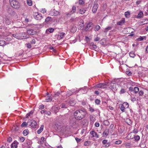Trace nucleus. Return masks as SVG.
<instances>
[{
    "label": "nucleus",
    "mask_w": 148,
    "mask_h": 148,
    "mask_svg": "<svg viewBox=\"0 0 148 148\" xmlns=\"http://www.w3.org/2000/svg\"><path fill=\"white\" fill-rule=\"evenodd\" d=\"M129 55L130 56L132 57L133 58L135 56L134 54L133 53H132V52L130 53Z\"/></svg>",
    "instance_id": "55"
},
{
    "label": "nucleus",
    "mask_w": 148,
    "mask_h": 148,
    "mask_svg": "<svg viewBox=\"0 0 148 148\" xmlns=\"http://www.w3.org/2000/svg\"><path fill=\"white\" fill-rule=\"evenodd\" d=\"M143 12L142 11H140L138 14L137 16V18H142L143 17Z\"/></svg>",
    "instance_id": "14"
},
{
    "label": "nucleus",
    "mask_w": 148,
    "mask_h": 148,
    "mask_svg": "<svg viewBox=\"0 0 148 148\" xmlns=\"http://www.w3.org/2000/svg\"><path fill=\"white\" fill-rule=\"evenodd\" d=\"M19 128V126L16 125H14L12 127V129L14 130L18 131Z\"/></svg>",
    "instance_id": "15"
},
{
    "label": "nucleus",
    "mask_w": 148,
    "mask_h": 148,
    "mask_svg": "<svg viewBox=\"0 0 148 148\" xmlns=\"http://www.w3.org/2000/svg\"><path fill=\"white\" fill-rule=\"evenodd\" d=\"M75 139L76 140L77 143H78L79 142L81 141L82 139L81 138H78L76 137L75 138Z\"/></svg>",
    "instance_id": "53"
},
{
    "label": "nucleus",
    "mask_w": 148,
    "mask_h": 148,
    "mask_svg": "<svg viewBox=\"0 0 148 148\" xmlns=\"http://www.w3.org/2000/svg\"><path fill=\"white\" fill-rule=\"evenodd\" d=\"M107 84L105 83H99L96 85V87L105 88V86H107Z\"/></svg>",
    "instance_id": "9"
},
{
    "label": "nucleus",
    "mask_w": 148,
    "mask_h": 148,
    "mask_svg": "<svg viewBox=\"0 0 148 148\" xmlns=\"http://www.w3.org/2000/svg\"><path fill=\"white\" fill-rule=\"evenodd\" d=\"M90 134L92 135V137H94L95 134V132L94 131H91L90 132Z\"/></svg>",
    "instance_id": "44"
},
{
    "label": "nucleus",
    "mask_w": 148,
    "mask_h": 148,
    "mask_svg": "<svg viewBox=\"0 0 148 148\" xmlns=\"http://www.w3.org/2000/svg\"><path fill=\"white\" fill-rule=\"evenodd\" d=\"M35 18L37 20H40L42 18V16L40 13L35 12L34 14Z\"/></svg>",
    "instance_id": "4"
},
{
    "label": "nucleus",
    "mask_w": 148,
    "mask_h": 148,
    "mask_svg": "<svg viewBox=\"0 0 148 148\" xmlns=\"http://www.w3.org/2000/svg\"><path fill=\"white\" fill-rule=\"evenodd\" d=\"M125 92V90L124 89H121L120 91V94H122L124 93Z\"/></svg>",
    "instance_id": "47"
},
{
    "label": "nucleus",
    "mask_w": 148,
    "mask_h": 148,
    "mask_svg": "<svg viewBox=\"0 0 148 148\" xmlns=\"http://www.w3.org/2000/svg\"><path fill=\"white\" fill-rule=\"evenodd\" d=\"M140 146L141 148H144L146 147V145L144 143H141L140 144Z\"/></svg>",
    "instance_id": "27"
},
{
    "label": "nucleus",
    "mask_w": 148,
    "mask_h": 148,
    "mask_svg": "<svg viewBox=\"0 0 148 148\" xmlns=\"http://www.w3.org/2000/svg\"><path fill=\"white\" fill-rule=\"evenodd\" d=\"M89 110L91 112H93L95 110L94 109L92 108L91 107L89 108Z\"/></svg>",
    "instance_id": "62"
},
{
    "label": "nucleus",
    "mask_w": 148,
    "mask_h": 148,
    "mask_svg": "<svg viewBox=\"0 0 148 148\" xmlns=\"http://www.w3.org/2000/svg\"><path fill=\"white\" fill-rule=\"evenodd\" d=\"M103 124L105 125L106 126H108L109 124V122L108 120H106L103 121Z\"/></svg>",
    "instance_id": "28"
},
{
    "label": "nucleus",
    "mask_w": 148,
    "mask_h": 148,
    "mask_svg": "<svg viewBox=\"0 0 148 148\" xmlns=\"http://www.w3.org/2000/svg\"><path fill=\"white\" fill-rule=\"evenodd\" d=\"M51 19H52V18L51 17H48L46 18L45 20V22L46 23H47Z\"/></svg>",
    "instance_id": "35"
},
{
    "label": "nucleus",
    "mask_w": 148,
    "mask_h": 148,
    "mask_svg": "<svg viewBox=\"0 0 148 148\" xmlns=\"http://www.w3.org/2000/svg\"><path fill=\"white\" fill-rule=\"evenodd\" d=\"M112 28V27H108L107 28H106L104 31V32H106L109 30H111Z\"/></svg>",
    "instance_id": "30"
},
{
    "label": "nucleus",
    "mask_w": 148,
    "mask_h": 148,
    "mask_svg": "<svg viewBox=\"0 0 148 148\" xmlns=\"http://www.w3.org/2000/svg\"><path fill=\"white\" fill-rule=\"evenodd\" d=\"M119 85H118V84H117L116 83H115V84H114L112 86V88H116V86H118Z\"/></svg>",
    "instance_id": "40"
},
{
    "label": "nucleus",
    "mask_w": 148,
    "mask_h": 148,
    "mask_svg": "<svg viewBox=\"0 0 148 148\" xmlns=\"http://www.w3.org/2000/svg\"><path fill=\"white\" fill-rule=\"evenodd\" d=\"M73 14V13L71 12V11H70V12L66 13V15H67V16H70L71 15V14Z\"/></svg>",
    "instance_id": "58"
},
{
    "label": "nucleus",
    "mask_w": 148,
    "mask_h": 148,
    "mask_svg": "<svg viewBox=\"0 0 148 148\" xmlns=\"http://www.w3.org/2000/svg\"><path fill=\"white\" fill-rule=\"evenodd\" d=\"M133 91L135 93H137L139 91V88L137 87H135Z\"/></svg>",
    "instance_id": "24"
},
{
    "label": "nucleus",
    "mask_w": 148,
    "mask_h": 148,
    "mask_svg": "<svg viewBox=\"0 0 148 148\" xmlns=\"http://www.w3.org/2000/svg\"><path fill=\"white\" fill-rule=\"evenodd\" d=\"M44 108V105H40L39 107V109H41V110H42V109H43V108Z\"/></svg>",
    "instance_id": "51"
},
{
    "label": "nucleus",
    "mask_w": 148,
    "mask_h": 148,
    "mask_svg": "<svg viewBox=\"0 0 148 148\" xmlns=\"http://www.w3.org/2000/svg\"><path fill=\"white\" fill-rule=\"evenodd\" d=\"M121 141L120 140H117L115 142V143L116 144H120L121 143Z\"/></svg>",
    "instance_id": "48"
},
{
    "label": "nucleus",
    "mask_w": 148,
    "mask_h": 148,
    "mask_svg": "<svg viewBox=\"0 0 148 148\" xmlns=\"http://www.w3.org/2000/svg\"><path fill=\"white\" fill-rule=\"evenodd\" d=\"M76 10V7L75 6H73L72 8V10L71 11V12L74 13L75 12Z\"/></svg>",
    "instance_id": "31"
},
{
    "label": "nucleus",
    "mask_w": 148,
    "mask_h": 148,
    "mask_svg": "<svg viewBox=\"0 0 148 148\" xmlns=\"http://www.w3.org/2000/svg\"><path fill=\"white\" fill-rule=\"evenodd\" d=\"M91 143V142L89 141H86L84 143V145L86 146H89Z\"/></svg>",
    "instance_id": "29"
},
{
    "label": "nucleus",
    "mask_w": 148,
    "mask_h": 148,
    "mask_svg": "<svg viewBox=\"0 0 148 148\" xmlns=\"http://www.w3.org/2000/svg\"><path fill=\"white\" fill-rule=\"evenodd\" d=\"M10 3L11 6L14 8L18 9L20 7V3L16 0H10Z\"/></svg>",
    "instance_id": "2"
},
{
    "label": "nucleus",
    "mask_w": 148,
    "mask_h": 148,
    "mask_svg": "<svg viewBox=\"0 0 148 148\" xmlns=\"http://www.w3.org/2000/svg\"><path fill=\"white\" fill-rule=\"evenodd\" d=\"M52 99V98L50 96L49 97L48 99H46V100L47 101H51Z\"/></svg>",
    "instance_id": "42"
},
{
    "label": "nucleus",
    "mask_w": 148,
    "mask_h": 148,
    "mask_svg": "<svg viewBox=\"0 0 148 148\" xmlns=\"http://www.w3.org/2000/svg\"><path fill=\"white\" fill-rule=\"evenodd\" d=\"M100 28V26L98 25H97L95 26V31H97Z\"/></svg>",
    "instance_id": "37"
},
{
    "label": "nucleus",
    "mask_w": 148,
    "mask_h": 148,
    "mask_svg": "<svg viewBox=\"0 0 148 148\" xmlns=\"http://www.w3.org/2000/svg\"><path fill=\"white\" fill-rule=\"evenodd\" d=\"M79 4L82 5L84 3V2L82 0H79Z\"/></svg>",
    "instance_id": "56"
},
{
    "label": "nucleus",
    "mask_w": 148,
    "mask_h": 148,
    "mask_svg": "<svg viewBox=\"0 0 148 148\" xmlns=\"http://www.w3.org/2000/svg\"><path fill=\"white\" fill-rule=\"evenodd\" d=\"M137 41H140L143 40V37L140 36V37L136 39Z\"/></svg>",
    "instance_id": "39"
},
{
    "label": "nucleus",
    "mask_w": 148,
    "mask_h": 148,
    "mask_svg": "<svg viewBox=\"0 0 148 148\" xmlns=\"http://www.w3.org/2000/svg\"><path fill=\"white\" fill-rule=\"evenodd\" d=\"M130 12L129 11L126 12L125 13V15L126 17L127 18L130 17Z\"/></svg>",
    "instance_id": "21"
},
{
    "label": "nucleus",
    "mask_w": 148,
    "mask_h": 148,
    "mask_svg": "<svg viewBox=\"0 0 148 148\" xmlns=\"http://www.w3.org/2000/svg\"><path fill=\"white\" fill-rule=\"evenodd\" d=\"M68 105H69L67 104V101H65L64 103L61 104L60 106L62 108H67L68 107Z\"/></svg>",
    "instance_id": "10"
},
{
    "label": "nucleus",
    "mask_w": 148,
    "mask_h": 148,
    "mask_svg": "<svg viewBox=\"0 0 148 148\" xmlns=\"http://www.w3.org/2000/svg\"><path fill=\"white\" fill-rule=\"evenodd\" d=\"M134 138L136 141H138L140 140V137L138 135H134Z\"/></svg>",
    "instance_id": "18"
},
{
    "label": "nucleus",
    "mask_w": 148,
    "mask_h": 148,
    "mask_svg": "<svg viewBox=\"0 0 148 148\" xmlns=\"http://www.w3.org/2000/svg\"><path fill=\"white\" fill-rule=\"evenodd\" d=\"M98 5L97 3L94 2V5L92 7V11L94 13L96 12L98 8Z\"/></svg>",
    "instance_id": "6"
},
{
    "label": "nucleus",
    "mask_w": 148,
    "mask_h": 148,
    "mask_svg": "<svg viewBox=\"0 0 148 148\" xmlns=\"http://www.w3.org/2000/svg\"><path fill=\"white\" fill-rule=\"evenodd\" d=\"M86 114V110L82 108L75 111L73 115L75 119L81 120L84 118Z\"/></svg>",
    "instance_id": "1"
},
{
    "label": "nucleus",
    "mask_w": 148,
    "mask_h": 148,
    "mask_svg": "<svg viewBox=\"0 0 148 148\" xmlns=\"http://www.w3.org/2000/svg\"><path fill=\"white\" fill-rule=\"evenodd\" d=\"M27 32L28 34L32 35H34L36 33V31L32 29H27Z\"/></svg>",
    "instance_id": "5"
},
{
    "label": "nucleus",
    "mask_w": 148,
    "mask_h": 148,
    "mask_svg": "<svg viewBox=\"0 0 148 148\" xmlns=\"http://www.w3.org/2000/svg\"><path fill=\"white\" fill-rule=\"evenodd\" d=\"M89 38L87 36L85 37V40L87 42H88L89 40Z\"/></svg>",
    "instance_id": "63"
},
{
    "label": "nucleus",
    "mask_w": 148,
    "mask_h": 148,
    "mask_svg": "<svg viewBox=\"0 0 148 148\" xmlns=\"http://www.w3.org/2000/svg\"><path fill=\"white\" fill-rule=\"evenodd\" d=\"M53 109H54V112L56 113L57 112H58L59 111V110L60 109V108L59 106H57L53 107Z\"/></svg>",
    "instance_id": "13"
},
{
    "label": "nucleus",
    "mask_w": 148,
    "mask_h": 148,
    "mask_svg": "<svg viewBox=\"0 0 148 148\" xmlns=\"http://www.w3.org/2000/svg\"><path fill=\"white\" fill-rule=\"evenodd\" d=\"M127 138L128 139H132L134 138V136H132L131 135V134H129L127 136Z\"/></svg>",
    "instance_id": "32"
},
{
    "label": "nucleus",
    "mask_w": 148,
    "mask_h": 148,
    "mask_svg": "<svg viewBox=\"0 0 148 148\" xmlns=\"http://www.w3.org/2000/svg\"><path fill=\"white\" fill-rule=\"evenodd\" d=\"M133 132L135 134H136L138 132L137 130L136 129H134L133 130Z\"/></svg>",
    "instance_id": "64"
},
{
    "label": "nucleus",
    "mask_w": 148,
    "mask_h": 148,
    "mask_svg": "<svg viewBox=\"0 0 148 148\" xmlns=\"http://www.w3.org/2000/svg\"><path fill=\"white\" fill-rule=\"evenodd\" d=\"M120 107V109L123 112H125V107L124 105L122 104H120L119 105Z\"/></svg>",
    "instance_id": "19"
},
{
    "label": "nucleus",
    "mask_w": 148,
    "mask_h": 148,
    "mask_svg": "<svg viewBox=\"0 0 148 148\" xmlns=\"http://www.w3.org/2000/svg\"><path fill=\"white\" fill-rule=\"evenodd\" d=\"M48 31L50 33H51L53 32L54 29L52 28H50L48 29Z\"/></svg>",
    "instance_id": "43"
},
{
    "label": "nucleus",
    "mask_w": 148,
    "mask_h": 148,
    "mask_svg": "<svg viewBox=\"0 0 148 148\" xmlns=\"http://www.w3.org/2000/svg\"><path fill=\"white\" fill-rule=\"evenodd\" d=\"M28 122L26 123V122H23L21 124V126L22 127H25L27 126V125L28 124Z\"/></svg>",
    "instance_id": "26"
},
{
    "label": "nucleus",
    "mask_w": 148,
    "mask_h": 148,
    "mask_svg": "<svg viewBox=\"0 0 148 148\" xmlns=\"http://www.w3.org/2000/svg\"><path fill=\"white\" fill-rule=\"evenodd\" d=\"M65 35V33L63 32H61L60 33V36L61 38H63L64 35Z\"/></svg>",
    "instance_id": "36"
},
{
    "label": "nucleus",
    "mask_w": 148,
    "mask_h": 148,
    "mask_svg": "<svg viewBox=\"0 0 148 148\" xmlns=\"http://www.w3.org/2000/svg\"><path fill=\"white\" fill-rule=\"evenodd\" d=\"M20 140L21 142H23L24 141L25 139L23 137H21L20 138Z\"/></svg>",
    "instance_id": "59"
},
{
    "label": "nucleus",
    "mask_w": 148,
    "mask_h": 148,
    "mask_svg": "<svg viewBox=\"0 0 148 148\" xmlns=\"http://www.w3.org/2000/svg\"><path fill=\"white\" fill-rule=\"evenodd\" d=\"M8 13L11 15L14 16L16 14V12L15 11H13L11 8L8 9Z\"/></svg>",
    "instance_id": "12"
},
{
    "label": "nucleus",
    "mask_w": 148,
    "mask_h": 148,
    "mask_svg": "<svg viewBox=\"0 0 148 148\" xmlns=\"http://www.w3.org/2000/svg\"><path fill=\"white\" fill-rule=\"evenodd\" d=\"M131 143H125V146H127V147H130L131 146Z\"/></svg>",
    "instance_id": "49"
},
{
    "label": "nucleus",
    "mask_w": 148,
    "mask_h": 148,
    "mask_svg": "<svg viewBox=\"0 0 148 148\" xmlns=\"http://www.w3.org/2000/svg\"><path fill=\"white\" fill-rule=\"evenodd\" d=\"M86 11V10L84 9H81L79 10V12L82 14H83L85 13Z\"/></svg>",
    "instance_id": "22"
},
{
    "label": "nucleus",
    "mask_w": 148,
    "mask_h": 148,
    "mask_svg": "<svg viewBox=\"0 0 148 148\" xmlns=\"http://www.w3.org/2000/svg\"><path fill=\"white\" fill-rule=\"evenodd\" d=\"M138 94L139 96H142L143 95L144 92L143 91L141 90L139 91Z\"/></svg>",
    "instance_id": "41"
},
{
    "label": "nucleus",
    "mask_w": 148,
    "mask_h": 148,
    "mask_svg": "<svg viewBox=\"0 0 148 148\" xmlns=\"http://www.w3.org/2000/svg\"><path fill=\"white\" fill-rule=\"evenodd\" d=\"M18 144V143L16 140L14 141L13 143L11 145V147L12 148H17V145Z\"/></svg>",
    "instance_id": "8"
},
{
    "label": "nucleus",
    "mask_w": 148,
    "mask_h": 148,
    "mask_svg": "<svg viewBox=\"0 0 148 148\" xmlns=\"http://www.w3.org/2000/svg\"><path fill=\"white\" fill-rule=\"evenodd\" d=\"M68 103L71 106H73L75 104V102L74 100L71 99H69L68 100Z\"/></svg>",
    "instance_id": "11"
},
{
    "label": "nucleus",
    "mask_w": 148,
    "mask_h": 148,
    "mask_svg": "<svg viewBox=\"0 0 148 148\" xmlns=\"http://www.w3.org/2000/svg\"><path fill=\"white\" fill-rule=\"evenodd\" d=\"M52 14L54 16H56L60 14V12L58 11H54Z\"/></svg>",
    "instance_id": "23"
},
{
    "label": "nucleus",
    "mask_w": 148,
    "mask_h": 148,
    "mask_svg": "<svg viewBox=\"0 0 148 148\" xmlns=\"http://www.w3.org/2000/svg\"><path fill=\"white\" fill-rule=\"evenodd\" d=\"M29 125L34 128H36V125L37 124L36 121L33 120H30L28 122Z\"/></svg>",
    "instance_id": "3"
},
{
    "label": "nucleus",
    "mask_w": 148,
    "mask_h": 148,
    "mask_svg": "<svg viewBox=\"0 0 148 148\" xmlns=\"http://www.w3.org/2000/svg\"><path fill=\"white\" fill-rule=\"evenodd\" d=\"M81 89H82L83 90H84V93H86L87 92L86 90H88V88L86 86H85L84 88H81Z\"/></svg>",
    "instance_id": "34"
},
{
    "label": "nucleus",
    "mask_w": 148,
    "mask_h": 148,
    "mask_svg": "<svg viewBox=\"0 0 148 148\" xmlns=\"http://www.w3.org/2000/svg\"><path fill=\"white\" fill-rule=\"evenodd\" d=\"M54 95L55 96H58L60 94V92H54Z\"/></svg>",
    "instance_id": "52"
},
{
    "label": "nucleus",
    "mask_w": 148,
    "mask_h": 148,
    "mask_svg": "<svg viewBox=\"0 0 148 148\" xmlns=\"http://www.w3.org/2000/svg\"><path fill=\"white\" fill-rule=\"evenodd\" d=\"M17 34H13V36L17 39H19V37Z\"/></svg>",
    "instance_id": "46"
},
{
    "label": "nucleus",
    "mask_w": 148,
    "mask_h": 148,
    "mask_svg": "<svg viewBox=\"0 0 148 148\" xmlns=\"http://www.w3.org/2000/svg\"><path fill=\"white\" fill-rule=\"evenodd\" d=\"M136 98L135 97L131 98V100L132 101L134 102L136 101Z\"/></svg>",
    "instance_id": "61"
},
{
    "label": "nucleus",
    "mask_w": 148,
    "mask_h": 148,
    "mask_svg": "<svg viewBox=\"0 0 148 148\" xmlns=\"http://www.w3.org/2000/svg\"><path fill=\"white\" fill-rule=\"evenodd\" d=\"M125 19H123L122 20H121L119 22H118L117 24L118 25H123L125 23Z\"/></svg>",
    "instance_id": "16"
},
{
    "label": "nucleus",
    "mask_w": 148,
    "mask_h": 148,
    "mask_svg": "<svg viewBox=\"0 0 148 148\" xmlns=\"http://www.w3.org/2000/svg\"><path fill=\"white\" fill-rule=\"evenodd\" d=\"M7 141L8 142L10 143L12 141V138L10 137H9L8 138Z\"/></svg>",
    "instance_id": "50"
},
{
    "label": "nucleus",
    "mask_w": 148,
    "mask_h": 148,
    "mask_svg": "<svg viewBox=\"0 0 148 148\" xmlns=\"http://www.w3.org/2000/svg\"><path fill=\"white\" fill-rule=\"evenodd\" d=\"M95 103L98 105L100 103V100L97 99L95 100Z\"/></svg>",
    "instance_id": "38"
},
{
    "label": "nucleus",
    "mask_w": 148,
    "mask_h": 148,
    "mask_svg": "<svg viewBox=\"0 0 148 148\" xmlns=\"http://www.w3.org/2000/svg\"><path fill=\"white\" fill-rule=\"evenodd\" d=\"M108 140H107L105 139L103 140L102 141V143L103 144H105L106 143H107Z\"/></svg>",
    "instance_id": "57"
},
{
    "label": "nucleus",
    "mask_w": 148,
    "mask_h": 148,
    "mask_svg": "<svg viewBox=\"0 0 148 148\" xmlns=\"http://www.w3.org/2000/svg\"><path fill=\"white\" fill-rule=\"evenodd\" d=\"M29 133V131L28 129L24 130L23 132V134L25 136L27 135Z\"/></svg>",
    "instance_id": "20"
},
{
    "label": "nucleus",
    "mask_w": 148,
    "mask_h": 148,
    "mask_svg": "<svg viewBox=\"0 0 148 148\" xmlns=\"http://www.w3.org/2000/svg\"><path fill=\"white\" fill-rule=\"evenodd\" d=\"M44 127L43 125H41L40 129L37 131V133L38 134H40L43 131Z\"/></svg>",
    "instance_id": "17"
},
{
    "label": "nucleus",
    "mask_w": 148,
    "mask_h": 148,
    "mask_svg": "<svg viewBox=\"0 0 148 148\" xmlns=\"http://www.w3.org/2000/svg\"><path fill=\"white\" fill-rule=\"evenodd\" d=\"M46 11L47 10L45 8L42 9L41 11V12L43 13H44L46 12Z\"/></svg>",
    "instance_id": "54"
},
{
    "label": "nucleus",
    "mask_w": 148,
    "mask_h": 148,
    "mask_svg": "<svg viewBox=\"0 0 148 148\" xmlns=\"http://www.w3.org/2000/svg\"><path fill=\"white\" fill-rule=\"evenodd\" d=\"M71 92L70 93H67L66 95L67 96H70L72 95L73 94V92H72V90H71Z\"/></svg>",
    "instance_id": "60"
},
{
    "label": "nucleus",
    "mask_w": 148,
    "mask_h": 148,
    "mask_svg": "<svg viewBox=\"0 0 148 148\" xmlns=\"http://www.w3.org/2000/svg\"><path fill=\"white\" fill-rule=\"evenodd\" d=\"M5 45H6V44H5V41L4 40H0V46H4Z\"/></svg>",
    "instance_id": "25"
},
{
    "label": "nucleus",
    "mask_w": 148,
    "mask_h": 148,
    "mask_svg": "<svg viewBox=\"0 0 148 148\" xmlns=\"http://www.w3.org/2000/svg\"><path fill=\"white\" fill-rule=\"evenodd\" d=\"M93 26V23L92 22H89L88 23L84 29V30L86 31H87L90 29L91 27H92Z\"/></svg>",
    "instance_id": "7"
},
{
    "label": "nucleus",
    "mask_w": 148,
    "mask_h": 148,
    "mask_svg": "<svg viewBox=\"0 0 148 148\" xmlns=\"http://www.w3.org/2000/svg\"><path fill=\"white\" fill-rule=\"evenodd\" d=\"M90 121H92V122H93L94 120V118L92 115H90Z\"/></svg>",
    "instance_id": "45"
},
{
    "label": "nucleus",
    "mask_w": 148,
    "mask_h": 148,
    "mask_svg": "<svg viewBox=\"0 0 148 148\" xmlns=\"http://www.w3.org/2000/svg\"><path fill=\"white\" fill-rule=\"evenodd\" d=\"M27 4L29 6H31L32 5V0H27Z\"/></svg>",
    "instance_id": "33"
}]
</instances>
